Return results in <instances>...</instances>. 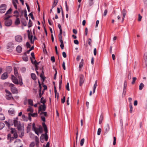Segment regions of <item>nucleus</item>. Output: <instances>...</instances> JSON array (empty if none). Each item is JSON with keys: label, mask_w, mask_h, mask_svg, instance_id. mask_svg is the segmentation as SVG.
I'll return each mask as SVG.
<instances>
[{"label": "nucleus", "mask_w": 147, "mask_h": 147, "mask_svg": "<svg viewBox=\"0 0 147 147\" xmlns=\"http://www.w3.org/2000/svg\"><path fill=\"white\" fill-rule=\"evenodd\" d=\"M19 79V81L18 79L14 76L12 75L11 79L13 82L16 84H19L20 86H22L23 83L22 82V77L20 76H18V77Z\"/></svg>", "instance_id": "f257e3e1"}, {"label": "nucleus", "mask_w": 147, "mask_h": 147, "mask_svg": "<svg viewBox=\"0 0 147 147\" xmlns=\"http://www.w3.org/2000/svg\"><path fill=\"white\" fill-rule=\"evenodd\" d=\"M13 123L14 125L16 127H17L18 130H20V123L19 121H18V118H14L13 120Z\"/></svg>", "instance_id": "f03ea898"}, {"label": "nucleus", "mask_w": 147, "mask_h": 147, "mask_svg": "<svg viewBox=\"0 0 147 147\" xmlns=\"http://www.w3.org/2000/svg\"><path fill=\"white\" fill-rule=\"evenodd\" d=\"M11 90L12 92L14 94H17L18 92V90L17 88L14 86V85L12 84H10Z\"/></svg>", "instance_id": "7ed1b4c3"}, {"label": "nucleus", "mask_w": 147, "mask_h": 147, "mask_svg": "<svg viewBox=\"0 0 147 147\" xmlns=\"http://www.w3.org/2000/svg\"><path fill=\"white\" fill-rule=\"evenodd\" d=\"M11 134L12 135V136H13L15 139L16 138L18 137L16 130L14 128H11Z\"/></svg>", "instance_id": "20e7f679"}, {"label": "nucleus", "mask_w": 147, "mask_h": 147, "mask_svg": "<svg viewBox=\"0 0 147 147\" xmlns=\"http://www.w3.org/2000/svg\"><path fill=\"white\" fill-rule=\"evenodd\" d=\"M6 9V5L3 4L1 5L0 7V12L1 13H3L5 12Z\"/></svg>", "instance_id": "39448f33"}, {"label": "nucleus", "mask_w": 147, "mask_h": 147, "mask_svg": "<svg viewBox=\"0 0 147 147\" xmlns=\"http://www.w3.org/2000/svg\"><path fill=\"white\" fill-rule=\"evenodd\" d=\"M6 98L7 100H10L13 98L11 94L8 90H6Z\"/></svg>", "instance_id": "423d86ee"}, {"label": "nucleus", "mask_w": 147, "mask_h": 147, "mask_svg": "<svg viewBox=\"0 0 147 147\" xmlns=\"http://www.w3.org/2000/svg\"><path fill=\"white\" fill-rule=\"evenodd\" d=\"M46 107L45 104H43L40 105L39 107L38 113H40V112H42V111H45L46 110Z\"/></svg>", "instance_id": "0eeeda50"}, {"label": "nucleus", "mask_w": 147, "mask_h": 147, "mask_svg": "<svg viewBox=\"0 0 147 147\" xmlns=\"http://www.w3.org/2000/svg\"><path fill=\"white\" fill-rule=\"evenodd\" d=\"M15 40L16 42H20L22 40V37L21 36L18 35L15 36Z\"/></svg>", "instance_id": "6e6552de"}, {"label": "nucleus", "mask_w": 147, "mask_h": 147, "mask_svg": "<svg viewBox=\"0 0 147 147\" xmlns=\"http://www.w3.org/2000/svg\"><path fill=\"white\" fill-rule=\"evenodd\" d=\"M12 23L11 20H5V26H9L11 25Z\"/></svg>", "instance_id": "1a4fd4ad"}, {"label": "nucleus", "mask_w": 147, "mask_h": 147, "mask_svg": "<svg viewBox=\"0 0 147 147\" xmlns=\"http://www.w3.org/2000/svg\"><path fill=\"white\" fill-rule=\"evenodd\" d=\"M11 119H9L8 120V121H5V123L8 127H9L10 125H13V123H11Z\"/></svg>", "instance_id": "9d476101"}, {"label": "nucleus", "mask_w": 147, "mask_h": 147, "mask_svg": "<svg viewBox=\"0 0 147 147\" xmlns=\"http://www.w3.org/2000/svg\"><path fill=\"white\" fill-rule=\"evenodd\" d=\"M8 139L9 140L10 142L13 141L15 138L13 136H12V135L11 134H8L7 135Z\"/></svg>", "instance_id": "9b49d317"}, {"label": "nucleus", "mask_w": 147, "mask_h": 147, "mask_svg": "<svg viewBox=\"0 0 147 147\" xmlns=\"http://www.w3.org/2000/svg\"><path fill=\"white\" fill-rule=\"evenodd\" d=\"M127 82L126 81H125L124 82V86L123 88V94L124 95H125V94L126 92V91L125 90L126 88V87L127 86Z\"/></svg>", "instance_id": "f8f14e48"}, {"label": "nucleus", "mask_w": 147, "mask_h": 147, "mask_svg": "<svg viewBox=\"0 0 147 147\" xmlns=\"http://www.w3.org/2000/svg\"><path fill=\"white\" fill-rule=\"evenodd\" d=\"M8 77V75L7 73H4L2 75L1 78L2 80H5L7 79Z\"/></svg>", "instance_id": "ddd939ff"}, {"label": "nucleus", "mask_w": 147, "mask_h": 147, "mask_svg": "<svg viewBox=\"0 0 147 147\" xmlns=\"http://www.w3.org/2000/svg\"><path fill=\"white\" fill-rule=\"evenodd\" d=\"M35 133L38 136L39 135V133H41V130L40 128H36L34 130Z\"/></svg>", "instance_id": "4468645a"}, {"label": "nucleus", "mask_w": 147, "mask_h": 147, "mask_svg": "<svg viewBox=\"0 0 147 147\" xmlns=\"http://www.w3.org/2000/svg\"><path fill=\"white\" fill-rule=\"evenodd\" d=\"M13 4L16 9H17V4H18V0H12Z\"/></svg>", "instance_id": "2eb2a0df"}, {"label": "nucleus", "mask_w": 147, "mask_h": 147, "mask_svg": "<svg viewBox=\"0 0 147 147\" xmlns=\"http://www.w3.org/2000/svg\"><path fill=\"white\" fill-rule=\"evenodd\" d=\"M20 134L19 135V136L20 138H22L24 134V129L23 128L21 129V128H20Z\"/></svg>", "instance_id": "dca6fc26"}, {"label": "nucleus", "mask_w": 147, "mask_h": 147, "mask_svg": "<svg viewBox=\"0 0 147 147\" xmlns=\"http://www.w3.org/2000/svg\"><path fill=\"white\" fill-rule=\"evenodd\" d=\"M15 111L13 109L10 108L8 111V113L10 115H13L15 113Z\"/></svg>", "instance_id": "f3484780"}, {"label": "nucleus", "mask_w": 147, "mask_h": 147, "mask_svg": "<svg viewBox=\"0 0 147 147\" xmlns=\"http://www.w3.org/2000/svg\"><path fill=\"white\" fill-rule=\"evenodd\" d=\"M22 48L21 46L18 45L17 47L16 51L18 53H21L22 51Z\"/></svg>", "instance_id": "a211bd4d"}, {"label": "nucleus", "mask_w": 147, "mask_h": 147, "mask_svg": "<svg viewBox=\"0 0 147 147\" xmlns=\"http://www.w3.org/2000/svg\"><path fill=\"white\" fill-rule=\"evenodd\" d=\"M84 82V80L83 76L80 77V85L81 86Z\"/></svg>", "instance_id": "6ab92c4d"}, {"label": "nucleus", "mask_w": 147, "mask_h": 147, "mask_svg": "<svg viewBox=\"0 0 147 147\" xmlns=\"http://www.w3.org/2000/svg\"><path fill=\"white\" fill-rule=\"evenodd\" d=\"M122 13H123V18L122 19V22L123 21L124 18L125 17V16L126 14V11L125 9H123L122 10Z\"/></svg>", "instance_id": "aec40b11"}, {"label": "nucleus", "mask_w": 147, "mask_h": 147, "mask_svg": "<svg viewBox=\"0 0 147 147\" xmlns=\"http://www.w3.org/2000/svg\"><path fill=\"white\" fill-rule=\"evenodd\" d=\"M62 31H60L59 33V35H58L59 40V41L62 40Z\"/></svg>", "instance_id": "412c9836"}, {"label": "nucleus", "mask_w": 147, "mask_h": 147, "mask_svg": "<svg viewBox=\"0 0 147 147\" xmlns=\"http://www.w3.org/2000/svg\"><path fill=\"white\" fill-rule=\"evenodd\" d=\"M97 86V81H96L95 82V84L93 86V93H94L95 92V89L96 88Z\"/></svg>", "instance_id": "4be33fe9"}, {"label": "nucleus", "mask_w": 147, "mask_h": 147, "mask_svg": "<svg viewBox=\"0 0 147 147\" xmlns=\"http://www.w3.org/2000/svg\"><path fill=\"white\" fill-rule=\"evenodd\" d=\"M23 60L26 61H27L28 60V58L26 54H25L23 56Z\"/></svg>", "instance_id": "5701e85b"}, {"label": "nucleus", "mask_w": 147, "mask_h": 147, "mask_svg": "<svg viewBox=\"0 0 147 147\" xmlns=\"http://www.w3.org/2000/svg\"><path fill=\"white\" fill-rule=\"evenodd\" d=\"M105 130L106 131V132H107L109 130V125L108 124H107L105 127Z\"/></svg>", "instance_id": "b1692460"}, {"label": "nucleus", "mask_w": 147, "mask_h": 147, "mask_svg": "<svg viewBox=\"0 0 147 147\" xmlns=\"http://www.w3.org/2000/svg\"><path fill=\"white\" fill-rule=\"evenodd\" d=\"M28 38L30 40L31 42L33 43L34 41H32L33 36L32 35L30 36L29 34H28Z\"/></svg>", "instance_id": "393cba45"}, {"label": "nucleus", "mask_w": 147, "mask_h": 147, "mask_svg": "<svg viewBox=\"0 0 147 147\" xmlns=\"http://www.w3.org/2000/svg\"><path fill=\"white\" fill-rule=\"evenodd\" d=\"M40 76L41 78L42 79L43 81H44L45 78V77H44V72L43 71H42V73L40 74Z\"/></svg>", "instance_id": "a878e982"}, {"label": "nucleus", "mask_w": 147, "mask_h": 147, "mask_svg": "<svg viewBox=\"0 0 147 147\" xmlns=\"http://www.w3.org/2000/svg\"><path fill=\"white\" fill-rule=\"evenodd\" d=\"M31 76L32 78L34 80H36V75L34 73H32L31 74Z\"/></svg>", "instance_id": "bb28decb"}, {"label": "nucleus", "mask_w": 147, "mask_h": 147, "mask_svg": "<svg viewBox=\"0 0 147 147\" xmlns=\"http://www.w3.org/2000/svg\"><path fill=\"white\" fill-rule=\"evenodd\" d=\"M41 116H47V112H40L39 113Z\"/></svg>", "instance_id": "cd10ccee"}, {"label": "nucleus", "mask_w": 147, "mask_h": 147, "mask_svg": "<svg viewBox=\"0 0 147 147\" xmlns=\"http://www.w3.org/2000/svg\"><path fill=\"white\" fill-rule=\"evenodd\" d=\"M59 41L61 43V44L60 45V46L61 49H63L64 47V45L63 41V40Z\"/></svg>", "instance_id": "c85d7f7f"}, {"label": "nucleus", "mask_w": 147, "mask_h": 147, "mask_svg": "<svg viewBox=\"0 0 147 147\" xmlns=\"http://www.w3.org/2000/svg\"><path fill=\"white\" fill-rule=\"evenodd\" d=\"M20 23L19 18H17L15 22V24L16 25H18Z\"/></svg>", "instance_id": "c756f323"}, {"label": "nucleus", "mask_w": 147, "mask_h": 147, "mask_svg": "<svg viewBox=\"0 0 147 147\" xmlns=\"http://www.w3.org/2000/svg\"><path fill=\"white\" fill-rule=\"evenodd\" d=\"M43 127L44 128V130L45 131L47 132V130L46 125L45 123H42Z\"/></svg>", "instance_id": "7c9ffc66"}, {"label": "nucleus", "mask_w": 147, "mask_h": 147, "mask_svg": "<svg viewBox=\"0 0 147 147\" xmlns=\"http://www.w3.org/2000/svg\"><path fill=\"white\" fill-rule=\"evenodd\" d=\"M27 111L28 112H30L31 113H32L33 112V110L32 107H29L27 109Z\"/></svg>", "instance_id": "2f4dec72"}, {"label": "nucleus", "mask_w": 147, "mask_h": 147, "mask_svg": "<svg viewBox=\"0 0 147 147\" xmlns=\"http://www.w3.org/2000/svg\"><path fill=\"white\" fill-rule=\"evenodd\" d=\"M103 116H102V115H101L100 116V118H99V123L100 124H101L102 123V120H103Z\"/></svg>", "instance_id": "473e14b6"}, {"label": "nucleus", "mask_w": 147, "mask_h": 147, "mask_svg": "<svg viewBox=\"0 0 147 147\" xmlns=\"http://www.w3.org/2000/svg\"><path fill=\"white\" fill-rule=\"evenodd\" d=\"M144 86V84L142 83H141L139 85V89L140 90H141L143 88Z\"/></svg>", "instance_id": "72a5a7b5"}, {"label": "nucleus", "mask_w": 147, "mask_h": 147, "mask_svg": "<svg viewBox=\"0 0 147 147\" xmlns=\"http://www.w3.org/2000/svg\"><path fill=\"white\" fill-rule=\"evenodd\" d=\"M46 101L43 97H42L40 100V102L42 103L43 104H45V103L46 102Z\"/></svg>", "instance_id": "f704fd0d"}, {"label": "nucleus", "mask_w": 147, "mask_h": 147, "mask_svg": "<svg viewBox=\"0 0 147 147\" xmlns=\"http://www.w3.org/2000/svg\"><path fill=\"white\" fill-rule=\"evenodd\" d=\"M14 74L16 76H17L18 72L17 69L15 67H14Z\"/></svg>", "instance_id": "c9c22d12"}, {"label": "nucleus", "mask_w": 147, "mask_h": 147, "mask_svg": "<svg viewBox=\"0 0 147 147\" xmlns=\"http://www.w3.org/2000/svg\"><path fill=\"white\" fill-rule=\"evenodd\" d=\"M5 126V124L2 123H0V130L2 129Z\"/></svg>", "instance_id": "e433bc0d"}, {"label": "nucleus", "mask_w": 147, "mask_h": 147, "mask_svg": "<svg viewBox=\"0 0 147 147\" xmlns=\"http://www.w3.org/2000/svg\"><path fill=\"white\" fill-rule=\"evenodd\" d=\"M129 107L130 108V112L131 113L133 111V107L131 103L129 104Z\"/></svg>", "instance_id": "4c0bfd02"}, {"label": "nucleus", "mask_w": 147, "mask_h": 147, "mask_svg": "<svg viewBox=\"0 0 147 147\" xmlns=\"http://www.w3.org/2000/svg\"><path fill=\"white\" fill-rule=\"evenodd\" d=\"M30 59L31 62L33 64H34L36 65H37L38 64V63L37 62L36 60H35L34 62L32 59L31 58Z\"/></svg>", "instance_id": "58836bf2"}, {"label": "nucleus", "mask_w": 147, "mask_h": 147, "mask_svg": "<svg viewBox=\"0 0 147 147\" xmlns=\"http://www.w3.org/2000/svg\"><path fill=\"white\" fill-rule=\"evenodd\" d=\"M22 118L24 121H27L28 120V118L25 117L24 115H22Z\"/></svg>", "instance_id": "ea45409f"}, {"label": "nucleus", "mask_w": 147, "mask_h": 147, "mask_svg": "<svg viewBox=\"0 0 147 147\" xmlns=\"http://www.w3.org/2000/svg\"><path fill=\"white\" fill-rule=\"evenodd\" d=\"M84 138H82L81 139L80 142V144L81 146H82L84 143Z\"/></svg>", "instance_id": "a19ab883"}, {"label": "nucleus", "mask_w": 147, "mask_h": 147, "mask_svg": "<svg viewBox=\"0 0 147 147\" xmlns=\"http://www.w3.org/2000/svg\"><path fill=\"white\" fill-rule=\"evenodd\" d=\"M28 102L29 105H31L33 106V101L31 99H29L28 100Z\"/></svg>", "instance_id": "79ce46f5"}, {"label": "nucleus", "mask_w": 147, "mask_h": 147, "mask_svg": "<svg viewBox=\"0 0 147 147\" xmlns=\"http://www.w3.org/2000/svg\"><path fill=\"white\" fill-rule=\"evenodd\" d=\"M89 4L90 6L92 5L93 4V0H88Z\"/></svg>", "instance_id": "37998d69"}, {"label": "nucleus", "mask_w": 147, "mask_h": 147, "mask_svg": "<svg viewBox=\"0 0 147 147\" xmlns=\"http://www.w3.org/2000/svg\"><path fill=\"white\" fill-rule=\"evenodd\" d=\"M12 70V68L11 67H7V71L9 72H11Z\"/></svg>", "instance_id": "c03bdc74"}, {"label": "nucleus", "mask_w": 147, "mask_h": 147, "mask_svg": "<svg viewBox=\"0 0 147 147\" xmlns=\"http://www.w3.org/2000/svg\"><path fill=\"white\" fill-rule=\"evenodd\" d=\"M88 44L90 46H91V42H92V40L90 38H89L88 40H87Z\"/></svg>", "instance_id": "a18cd8bd"}, {"label": "nucleus", "mask_w": 147, "mask_h": 147, "mask_svg": "<svg viewBox=\"0 0 147 147\" xmlns=\"http://www.w3.org/2000/svg\"><path fill=\"white\" fill-rule=\"evenodd\" d=\"M47 132H46L45 134V139L46 141H47L48 140V136L47 134Z\"/></svg>", "instance_id": "49530a36"}, {"label": "nucleus", "mask_w": 147, "mask_h": 147, "mask_svg": "<svg viewBox=\"0 0 147 147\" xmlns=\"http://www.w3.org/2000/svg\"><path fill=\"white\" fill-rule=\"evenodd\" d=\"M21 142V140L20 139H16V140L14 142V143L15 144L17 142L19 144Z\"/></svg>", "instance_id": "de8ad7c7"}, {"label": "nucleus", "mask_w": 147, "mask_h": 147, "mask_svg": "<svg viewBox=\"0 0 147 147\" xmlns=\"http://www.w3.org/2000/svg\"><path fill=\"white\" fill-rule=\"evenodd\" d=\"M32 26V22L31 20L30 19L29 20V22L28 23V27L30 28Z\"/></svg>", "instance_id": "09e8293b"}, {"label": "nucleus", "mask_w": 147, "mask_h": 147, "mask_svg": "<svg viewBox=\"0 0 147 147\" xmlns=\"http://www.w3.org/2000/svg\"><path fill=\"white\" fill-rule=\"evenodd\" d=\"M69 85V83L67 82V84L66 86V88L68 91H69L70 90Z\"/></svg>", "instance_id": "8fccbe9b"}, {"label": "nucleus", "mask_w": 147, "mask_h": 147, "mask_svg": "<svg viewBox=\"0 0 147 147\" xmlns=\"http://www.w3.org/2000/svg\"><path fill=\"white\" fill-rule=\"evenodd\" d=\"M12 9L11 8H10L6 12V13L5 14V15H6L7 14H9L11 13V11Z\"/></svg>", "instance_id": "3c124183"}, {"label": "nucleus", "mask_w": 147, "mask_h": 147, "mask_svg": "<svg viewBox=\"0 0 147 147\" xmlns=\"http://www.w3.org/2000/svg\"><path fill=\"white\" fill-rule=\"evenodd\" d=\"M30 115L32 117H36L37 116V113H34L32 114L30 113Z\"/></svg>", "instance_id": "603ef678"}, {"label": "nucleus", "mask_w": 147, "mask_h": 147, "mask_svg": "<svg viewBox=\"0 0 147 147\" xmlns=\"http://www.w3.org/2000/svg\"><path fill=\"white\" fill-rule=\"evenodd\" d=\"M101 129L100 128H99L98 129L97 131V135H100L101 132Z\"/></svg>", "instance_id": "864d4df0"}, {"label": "nucleus", "mask_w": 147, "mask_h": 147, "mask_svg": "<svg viewBox=\"0 0 147 147\" xmlns=\"http://www.w3.org/2000/svg\"><path fill=\"white\" fill-rule=\"evenodd\" d=\"M35 146V143L34 142H32L30 145L29 147H34Z\"/></svg>", "instance_id": "5fc2aeb1"}, {"label": "nucleus", "mask_w": 147, "mask_h": 147, "mask_svg": "<svg viewBox=\"0 0 147 147\" xmlns=\"http://www.w3.org/2000/svg\"><path fill=\"white\" fill-rule=\"evenodd\" d=\"M136 80V77L133 78V79H132V81L131 82V84H134V83Z\"/></svg>", "instance_id": "6e6d98bb"}, {"label": "nucleus", "mask_w": 147, "mask_h": 147, "mask_svg": "<svg viewBox=\"0 0 147 147\" xmlns=\"http://www.w3.org/2000/svg\"><path fill=\"white\" fill-rule=\"evenodd\" d=\"M65 101V97L64 96L61 99V101L62 103H63Z\"/></svg>", "instance_id": "4d7b16f0"}, {"label": "nucleus", "mask_w": 147, "mask_h": 147, "mask_svg": "<svg viewBox=\"0 0 147 147\" xmlns=\"http://www.w3.org/2000/svg\"><path fill=\"white\" fill-rule=\"evenodd\" d=\"M35 141L36 142H39V140L37 136H36L35 138Z\"/></svg>", "instance_id": "13d9d810"}, {"label": "nucleus", "mask_w": 147, "mask_h": 147, "mask_svg": "<svg viewBox=\"0 0 147 147\" xmlns=\"http://www.w3.org/2000/svg\"><path fill=\"white\" fill-rule=\"evenodd\" d=\"M35 141L36 142H39V140L37 136H36L35 138Z\"/></svg>", "instance_id": "bf43d9fd"}, {"label": "nucleus", "mask_w": 147, "mask_h": 147, "mask_svg": "<svg viewBox=\"0 0 147 147\" xmlns=\"http://www.w3.org/2000/svg\"><path fill=\"white\" fill-rule=\"evenodd\" d=\"M142 16L140 15V14H138V21H140L141 20V19L142 18Z\"/></svg>", "instance_id": "052dcab7"}, {"label": "nucleus", "mask_w": 147, "mask_h": 147, "mask_svg": "<svg viewBox=\"0 0 147 147\" xmlns=\"http://www.w3.org/2000/svg\"><path fill=\"white\" fill-rule=\"evenodd\" d=\"M113 144L114 145L116 144V138L115 137H113Z\"/></svg>", "instance_id": "680f3d73"}, {"label": "nucleus", "mask_w": 147, "mask_h": 147, "mask_svg": "<svg viewBox=\"0 0 147 147\" xmlns=\"http://www.w3.org/2000/svg\"><path fill=\"white\" fill-rule=\"evenodd\" d=\"M62 67L63 68V69H64V70H65L66 69V68H65V62L64 61H63V64H62Z\"/></svg>", "instance_id": "e2e57ef3"}, {"label": "nucleus", "mask_w": 147, "mask_h": 147, "mask_svg": "<svg viewBox=\"0 0 147 147\" xmlns=\"http://www.w3.org/2000/svg\"><path fill=\"white\" fill-rule=\"evenodd\" d=\"M84 63L80 62L79 65V68H81L83 65Z\"/></svg>", "instance_id": "0e129e2a"}, {"label": "nucleus", "mask_w": 147, "mask_h": 147, "mask_svg": "<svg viewBox=\"0 0 147 147\" xmlns=\"http://www.w3.org/2000/svg\"><path fill=\"white\" fill-rule=\"evenodd\" d=\"M41 119L44 122L45 121V118L44 116H41Z\"/></svg>", "instance_id": "69168bd1"}, {"label": "nucleus", "mask_w": 147, "mask_h": 147, "mask_svg": "<svg viewBox=\"0 0 147 147\" xmlns=\"http://www.w3.org/2000/svg\"><path fill=\"white\" fill-rule=\"evenodd\" d=\"M94 55H96V48H94Z\"/></svg>", "instance_id": "338daca9"}, {"label": "nucleus", "mask_w": 147, "mask_h": 147, "mask_svg": "<svg viewBox=\"0 0 147 147\" xmlns=\"http://www.w3.org/2000/svg\"><path fill=\"white\" fill-rule=\"evenodd\" d=\"M62 55H63V57H64V58H65L66 57V53L64 52H63V53H62Z\"/></svg>", "instance_id": "774afa93"}]
</instances>
